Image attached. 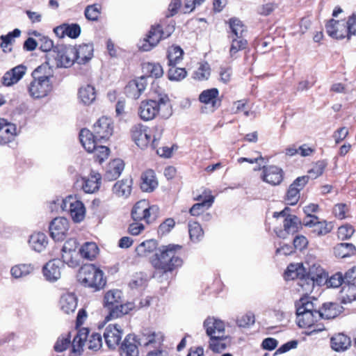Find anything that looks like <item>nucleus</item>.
I'll return each mask as SVG.
<instances>
[{"mask_svg": "<svg viewBox=\"0 0 356 356\" xmlns=\"http://www.w3.org/2000/svg\"><path fill=\"white\" fill-rule=\"evenodd\" d=\"M305 268L302 264H290L285 272L287 280H299L298 284L305 290H309L315 284L318 286L324 284L327 280V273L318 264L309 266L305 274Z\"/></svg>", "mask_w": 356, "mask_h": 356, "instance_id": "nucleus-1", "label": "nucleus"}, {"mask_svg": "<svg viewBox=\"0 0 356 356\" xmlns=\"http://www.w3.org/2000/svg\"><path fill=\"white\" fill-rule=\"evenodd\" d=\"M182 247L179 245L169 244L162 246L154 254L151 264L156 270L166 273L172 272L183 264L181 258Z\"/></svg>", "mask_w": 356, "mask_h": 356, "instance_id": "nucleus-2", "label": "nucleus"}, {"mask_svg": "<svg viewBox=\"0 0 356 356\" xmlns=\"http://www.w3.org/2000/svg\"><path fill=\"white\" fill-rule=\"evenodd\" d=\"M160 113L163 118L171 115L170 99L167 95L159 96L157 100L142 101L138 108L139 117L144 121L153 120Z\"/></svg>", "mask_w": 356, "mask_h": 356, "instance_id": "nucleus-3", "label": "nucleus"}, {"mask_svg": "<svg viewBox=\"0 0 356 356\" xmlns=\"http://www.w3.org/2000/svg\"><path fill=\"white\" fill-rule=\"evenodd\" d=\"M296 307L297 323L300 327H310L319 319L320 309H316L308 298H300Z\"/></svg>", "mask_w": 356, "mask_h": 356, "instance_id": "nucleus-4", "label": "nucleus"}, {"mask_svg": "<svg viewBox=\"0 0 356 356\" xmlns=\"http://www.w3.org/2000/svg\"><path fill=\"white\" fill-rule=\"evenodd\" d=\"M74 47L64 44H57L53 50L47 54L46 58L52 67H69L74 63Z\"/></svg>", "mask_w": 356, "mask_h": 356, "instance_id": "nucleus-5", "label": "nucleus"}, {"mask_svg": "<svg viewBox=\"0 0 356 356\" xmlns=\"http://www.w3.org/2000/svg\"><path fill=\"white\" fill-rule=\"evenodd\" d=\"M79 282L85 286L99 290L106 285V279L102 270L94 264L83 265L78 273Z\"/></svg>", "mask_w": 356, "mask_h": 356, "instance_id": "nucleus-6", "label": "nucleus"}, {"mask_svg": "<svg viewBox=\"0 0 356 356\" xmlns=\"http://www.w3.org/2000/svg\"><path fill=\"white\" fill-rule=\"evenodd\" d=\"M159 215V208L156 205H149L145 200L137 202L133 207L131 216L134 221L144 220L147 224L153 223Z\"/></svg>", "mask_w": 356, "mask_h": 356, "instance_id": "nucleus-7", "label": "nucleus"}, {"mask_svg": "<svg viewBox=\"0 0 356 356\" xmlns=\"http://www.w3.org/2000/svg\"><path fill=\"white\" fill-rule=\"evenodd\" d=\"M62 211H67L75 223L82 222L86 213V209L83 203L76 197L69 195L63 199L60 203Z\"/></svg>", "mask_w": 356, "mask_h": 356, "instance_id": "nucleus-8", "label": "nucleus"}, {"mask_svg": "<svg viewBox=\"0 0 356 356\" xmlns=\"http://www.w3.org/2000/svg\"><path fill=\"white\" fill-rule=\"evenodd\" d=\"M339 24V21L330 19L325 25L327 34L336 39H343L346 37L350 39L351 35H356V13H353L348 19L346 23V28H344L343 33H338L334 29V26Z\"/></svg>", "mask_w": 356, "mask_h": 356, "instance_id": "nucleus-9", "label": "nucleus"}, {"mask_svg": "<svg viewBox=\"0 0 356 356\" xmlns=\"http://www.w3.org/2000/svg\"><path fill=\"white\" fill-rule=\"evenodd\" d=\"M53 86L50 80L45 77L36 76L28 86L29 95L35 99L47 97L52 90Z\"/></svg>", "mask_w": 356, "mask_h": 356, "instance_id": "nucleus-10", "label": "nucleus"}, {"mask_svg": "<svg viewBox=\"0 0 356 356\" xmlns=\"http://www.w3.org/2000/svg\"><path fill=\"white\" fill-rule=\"evenodd\" d=\"M284 170L274 165H263L261 179L263 181L271 185L278 186L284 179Z\"/></svg>", "mask_w": 356, "mask_h": 356, "instance_id": "nucleus-11", "label": "nucleus"}, {"mask_svg": "<svg viewBox=\"0 0 356 356\" xmlns=\"http://www.w3.org/2000/svg\"><path fill=\"white\" fill-rule=\"evenodd\" d=\"M133 181L131 178L122 179L113 186V199L122 202L127 200L131 193Z\"/></svg>", "mask_w": 356, "mask_h": 356, "instance_id": "nucleus-12", "label": "nucleus"}, {"mask_svg": "<svg viewBox=\"0 0 356 356\" xmlns=\"http://www.w3.org/2000/svg\"><path fill=\"white\" fill-rule=\"evenodd\" d=\"M309 176H302L296 179L289 186L285 200L287 204L295 205L300 199V192L309 181Z\"/></svg>", "mask_w": 356, "mask_h": 356, "instance_id": "nucleus-13", "label": "nucleus"}, {"mask_svg": "<svg viewBox=\"0 0 356 356\" xmlns=\"http://www.w3.org/2000/svg\"><path fill=\"white\" fill-rule=\"evenodd\" d=\"M147 131V127L142 124H134L131 129V138L140 149L147 147L151 141L152 136Z\"/></svg>", "mask_w": 356, "mask_h": 356, "instance_id": "nucleus-14", "label": "nucleus"}, {"mask_svg": "<svg viewBox=\"0 0 356 356\" xmlns=\"http://www.w3.org/2000/svg\"><path fill=\"white\" fill-rule=\"evenodd\" d=\"M49 232L55 241H62L69 229V221L64 217L55 218L49 224Z\"/></svg>", "mask_w": 356, "mask_h": 356, "instance_id": "nucleus-15", "label": "nucleus"}, {"mask_svg": "<svg viewBox=\"0 0 356 356\" xmlns=\"http://www.w3.org/2000/svg\"><path fill=\"white\" fill-rule=\"evenodd\" d=\"M122 292L120 290H113V318L120 317L135 309L134 302L124 303L121 300Z\"/></svg>", "mask_w": 356, "mask_h": 356, "instance_id": "nucleus-16", "label": "nucleus"}, {"mask_svg": "<svg viewBox=\"0 0 356 356\" xmlns=\"http://www.w3.org/2000/svg\"><path fill=\"white\" fill-rule=\"evenodd\" d=\"M290 209L286 207L280 212H275L273 213L274 218H279L280 216L284 217L283 226L286 233L293 234L296 233L299 227L301 226V222L298 217L295 215L289 214L288 212Z\"/></svg>", "mask_w": 356, "mask_h": 356, "instance_id": "nucleus-17", "label": "nucleus"}, {"mask_svg": "<svg viewBox=\"0 0 356 356\" xmlns=\"http://www.w3.org/2000/svg\"><path fill=\"white\" fill-rule=\"evenodd\" d=\"M147 85L146 77L141 76L138 79L130 81L124 88V92L127 97L137 99L145 91Z\"/></svg>", "mask_w": 356, "mask_h": 356, "instance_id": "nucleus-18", "label": "nucleus"}, {"mask_svg": "<svg viewBox=\"0 0 356 356\" xmlns=\"http://www.w3.org/2000/svg\"><path fill=\"white\" fill-rule=\"evenodd\" d=\"M165 39L163 35V28L161 24L152 26L149 31L145 43L140 47L144 51H148L154 47L161 40Z\"/></svg>", "mask_w": 356, "mask_h": 356, "instance_id": "nucleus-19", "label": "nucleus"}, {"mask_svg": "<svg viewBox=\"0 0 356 356\" xmlns=\"http://www.w3.org/2000/svg\"><path fill=\"white\" fill-rule=\"evenodd\" d=\"M111 119L107 117H102L94 124L95 137L99 141L108 140L111 136Z\"/></svg>", "mask_w": 356, "mask_h": 356, "instance_id": "nucleus-20", "label": "nucleus"}, {"mask_svg": "<svg viewBox=\"0 0 356 356\" xmlns=\"http://www.w3.org/2000/svg\"><path fill=\"white\" fill-rule=\"evenodd\" d=\"M77 248V241L74 238H70L66 241L63 246V252L62 259L63 263L67 264L70 267L79 266V262L76 259H73L72 254L75 252Z\"/></svg>", "mask_w": 356, "mask_h": 356, "instance_id": "nucleus-21", "label": "nucleus"}, {"mask_svg": "<svg viewBox=\"0 0 356 356\" xmlns=\"http://www.w3.org/2000/svg\"><path fill=\"white\" fill-rule=\"evenodd\" d=\"M63 266L61 261L54 259L47 262L43 267V275L49 282H55L60 277V266Z\"/></svg>", "mask_w": 356, "mask_h": 356, "instance_id": "nucleus-22", "label": "nucleus"}, {"mask_svg": "<svg viewBox=\"0 0 356 356\" xmlns=\"http://www.w3.org/2000/svg\"><path fill=\"white\" fill-rule=\"evenodd\" d=\"M26 68L22 65H17L6 72L2 77V83L10 86L17 83L25 74Z\"/></svg>", "mask_w": 356, "mask_h": 356, "instance_id": "nucleus-23", "label": "nucleus"}, {"mask_svg": "<svg viewBox=\"0 0 356 356\" xmlns=\"http://www.w3.org/2000/svg\"><path fill=\"white\" fill-rule=\"evenodd\" d=\"M93 51L92 44H82L78 47H74V62L79 64H85L92 58Z\"/></svg>", "mask_w": 356, "mask_h": 356, "instance_id": "nucleus-24", "label": "nucleus"}, {"mask_svg": "<svg viewBox=\"0 0 356 356\" xmlns=\"http://www.w3.org/2000/svg\"><path fill=\"white\" fill-rule=\"evenodd\" d=\"M16 136V126L0 119V145L11 142Z\"/></svg>", "mask_w": 356, "mask_h": 356, "instance_id": "nucleus-25", "label": "nucleus"}, {"mask_svg": "<svg viewBox=\"0 0 356 356\" xmlns=\"http://www.w3.org/2000/svg\"><path fill=\"white\" fill-rule=\"evenodd\" d=\"M204 327L209 337L225 333V325L222 321L209 317L204 321Z\"/></svg>", "mask_w": 356, "mask_h": 356, "instance_id": "nucleus-26", "label": "nucleus"}, {"mask_svg": "<svg viewBox=\"0 0 356 356\" xmlns=\"http://www.w3.org/2000/svg\"><path fill=\"white\" fill-rule=\"evenodd\" d=\"M330 345L334 351L343 352L350 346L351 340L348 335L343 333H337L331 337Z\"/></svg>", "mask_w": 356, "mask_h": 356, "instance_id": "nucleus-27", "label": "nucleus"}, {"mask_svg": "<svg viewBox=\"0 0 356 356\" xmlns=\"http://www.w3.org/2000/svg\"><path fill=\"white\" fill-rule=\"evenodd\" d=\"M140 188L143 192H152L158 186L155 173L152 170H147L140 177Z\"/></svg>", "mask_w": 356, "mask_h": 356, "instance_id": "nucleus-28", "label": "nucleus"}, {"mask_svg": "<svg viewBox=\"0 0 356 356\" xmlns=\"http://www.w3.org/2000/svg\"><path fill=\"white\" fill-rule=\"evenodd\" d=\"M101 175L99 173L90 174L89 177L82 179V189L86 193H94L100 186Z\"/></svg>", "mask_w": 356, "mask_h": 356, "instance_id": "nucleus-29", "label": "nucleus"}, {"mask_svg": "<svg viewBox=\"0 0 356 356\" xmlns=\"http://www.w3.org/2000/svg\"><path fill=\"white\" fill-rule=\"evenodd\" d=\"M81 145L88 152H93L96 149L97 140L95 136L88 129H82L79 134Z\"/></svg>", "mask_w": 356, "mask_h": 356, "instance_id": "nucleus-30", "label": "nucleus"}, {"mask_svg": "<svg viewBox=\"0 0 356 356\" xmlns=\"http://www.w3.org/2000/svg\"><path fill=\"white\" fill-rule=\"evenodd\" d=\"M343 307L337 302H326L320 309L319 318L332 319L337 317L342 311Z\"/></svg>", "mask_w": 356, "mask_h": 356, "instance_id": "nucleus-31", "label": "nucleus"}, {"mask_svg": "<svg viewBox=\"0 0 356 356\" xmlns=\"http://www.w3.org/2000/svg\"><path fill=\"white\" fill-rule=\"evenodd\" d=\"M60 307L65 314L74 312L77 307V298L73 293H64L60 299Z\"/></svg>", "mask_w": 356, "mask_h": 356, "instance_id": "nucleus-32", "label": "nucleus"}, {"mask_svg": "<svg viewBox=\"0 0 356 356\" xmlns=\"http://www.w3.org/2000/svg\"><path fill=\"white\" fill-rule=\"evenodd\" d=\"M89 330L87 328H81L76 332L72 342V353L80 355L83 351V347L88 335Z\"/></svg>", "mask_w": 356, "mask_h": 356, "instance_id": "nucleus-33", "label": "nucleus"}, {"mask_svg": "<svg viewBox=\"0 0 356 356\" xmlns=\"http://www.w3.org/2000/svg\"><path fill=\"white\" fill-rule=\"evenodd\" d=\"M219 91L217 88H213L203 90L200 96V102L205 104H211L213 108H217L220 105V100L218 99Z\"/></svg>", "mask_w": 356, "mask_h": 356, "instance_id": "nucleus-34", "label": "nucleus"}, {"mask_svg": "<svg viewBox=\"0 0 356 356\" xmlns=\"http://www.w3.org/2000/svg\"><path fill=\"white\" fill-rule=\"evenodd\" d=\"M78 98L84 105H90L96 99L95 88L91 85H86L79 88Z\"/></svg>", "mask_w": 356, "mask_h": 356, "instance_id": "nucleus-35", "label": "nucleus"}, {"mask_svg": "<svg viewBox=\"0 0 356 356\" xmlns=\"http://www.w3.org/2000/svg\"><path fill=\"white\" fill-rule=\"evenodd\" d=\"M31 248L38 252H42L48 244L47 236L44 233L33 234L29 240Z\"/></svg>", "mask_w": 356, "mask_h": 356, "instance_id": "nucleus-36", "label": "nucleus"}, {"mask_svg": "<svg viewBox=\"0 0 356 356\" xmlns=\"http://www.w3.org/2000/svg\"><path fill=\"white\" fill-rule=\"evenodd\" d=\"M133 337L127 335L122 342L120 348V354L121 356H138V350L136 341L131 342Z\"/></svg>", "mask_w": 356, "mask_h": 356, "instance_id": "nucleus-37", "label": "nucleus"}, {"mask_svg": "<svg viewBox=\"0 0 356 356\" xmlns=\"http://www.w3.org/2000/svg\"><path fill=\"white\" fill-rule=\"evenodd\" d=\"M79 252L82 258L92 261L97 256L99 248L94 242H86L81 245Z\"/></svg>", "mask_w": 356, "mask_h": 356, "instance_id": "nucleus-38", "label": "nucleus"}, {"mask_svg": "<svg viewBox=\"0 0 356 356\" xmlns=\"http://www.w3.org/2000/svg\"><path fill=\"white\" fill-rule=\"evenodd\" d=\"M334 254L339 258L350 257L356 254V248L353 243H341L334 248Z\"/></svg>", "mask_w": 356, "mask_h": 356, "instance_id": "nucleus-39", "label": "nucleus"}, {"mask_svg": "<svg viewBox=\"0 0 356 356\" xmlns=\"http://www.w3.org/2000/svg\"><path fill=\"white\" fill-rule=\"evenodd\" d=\"M157 242L156 240L149 239L142 242L136 248V253L138 256L144 257H147L157 249Z\"/></svg>", "mask_w": 356, "mask_h": 356, "instance_id": "nucleus-40", "label": "nucleus"}, {"mask_svg": "<svg viewBox=\"0 0 356 356\" xmlns=\"http://www.w3.org/2000/svg\"><path fill=\"white\" fill-rule=\"evenodd\" d=\"M156 333L150 329L145 328L141 332V335L133 337L132 341L137 342L139 346H147L155 342Z\"/></svg>", "mask_w": 356, "mask_h": 356, "instance_id": "nucleus-41", "label": "nucleus"}, {"mask_svg": "<svg viewBox=\"0 0 356 356\" xmlns=\"http://www.w3.org/2000/svg\"><path fill=\"white\" fill-rule=\"evenodd\" d=\"M147 284L146 275L140 272L134 275L129 282V287L131 290L142 291Z\"/></svg>", "mask_w": 356, "mask_h": 356, "instance_id": "nucleus-42", "label": "nucleus"}, {"mask_svg": "<svg viewBox=\"0 0 356 356\" xmlns=\"http://www.w3.org/2000/svg\"><path fill=\"white\" fill-rule=\"evenodd\" d=\"M143 71L149 77L158 79L163 76L162 66L157 63H147L143 65Z\"/></svg>", "mask_w": 356, "mask_h": 356, "instance_id": "nucleus-43", "label": "nucleus"}, {"mask_svg": "<svg viewBox=\"0 0 356 356\" xmlns=\"http://www.w3.org/2000/svg\"><path fill=\"white\" fill-rule=\"evenodd\" d=\"M341 296L343 301L346 302H351L356 300V284L355 283H345L341 289Z\"/></svg>", "mask_w": 356, "mask_h": 356, "instance_id": "nucleus-44", "label": "nucleus"}, {"mask_svg": "<svg viewBox=\"0 0 356 356\" xmlns=\"http://www.w3.org/2000/svg\"><path fill=\"white\" fill-rule=\"evenodd\" d=\"M213 202L214 197L210 195L208 197H207L204 200H203L202 202L195 204L190 209L189 212L192 216H197L200 215L202 213H203L204 209H207L209 207H211Z\"/></svg>", "mask_w": 356, "mask_h": 356, "instance_id": "nucleus-45", "label": "nucleus"}, {"mask_svg": "<svg viewBox=\"0 0 356 356\" xmlns=\"http://www.w3.org/2000/svg\"><path fill=\"white\" fill-rule=\"evenodd\" d=\"M188 232L191 240L195 243L199 242L204 236L201 225L195 221L188 222Z\"/></svg>", "mask_w": 356, "mask_h": 356, "instance_id": "nucleus-46", "label": "nucleus"}, {"mask_svg": "<svg viewBox=\"0 0 356 356\" xmlns=\"http://www.w3.org/2000/svg\"><path fill=\"white\" fill-rule=\"evenodd\" d=\"M232 34L234 38H243V33L246 31L242 22L237 18H231L229 21Z\"/></svg>", "mask_w": 356, "mask_h": 356, "instance_id": "nucleus-47", "label": "nucleus"}, {"mask_svg": "<svg viewBox=\"0 0 356 356\" xmlns=\"http://www.w3.org/2000/svg\"><path fill=\"white\" fill-rule=\"evenodd\" d=\"M229 38L232 40L229 54L232 58H236L237 52L246 48L248 42L243 38H238L234 36H229Z\"/></svg>", "mask_w": 356, "mask_h": 356, "instance_id": "nucleus-48", "label": "nucleus"}, {"mask_svg": "<svg viewBox=\"0 0 356 356\" xmlns=\"http://www.w3.org/2000/svg\"><path fill=\"white\" fill-rule=\"evenodd\" d=\"M183 54V50L178 46L172 47L169 49L167 56L168 65H176L178 64L182 60Z\"/></svg>", "mask_w": 356, "mask_h": 356, "instance_id": "nucleus-49", "label": "nucleus"}, {"mask_svg": "<svg viewBox=\"0 0 356 356\" xmlns=\"http://www.w3.org/2000/svg\"><path fill=\"white\" fill-rule=\"evenodd\" d=\"M51 63H48V60H47L44 64L38 66L33 70L32 72L33 78H35L38 76H42V78L45 77L47 79L50 80L53 76L52 70L51 69Z\"/></svg>", "mask_w": 356, "mask_h": 356, "instance_id": "nucleus-50", "label": "nucleus"}, {"mask_svg": "<svg viewBox=\"0 0 356 356\" xmlns=\"http://www.w3.org/2000/svg\"><path fill=\"white\" fill-rule=\"evenodd\" d=\"M186 71L184 68L177 67L176 65H170L168 76L170 81H181L186 76Z\"/></svg>", "mask_w": 356, "mask_h": 356, "instance_id": "nucleus-51", "label": "nucleus"}, {"mask_svg": "<svg viewBox=\"0 0 356 356\" xmlns=\"http://www.w3.org/2000/svg\"><path fill=\"white\" fill-rule=\"evenodd\" d=\"M115 118L119 122H126L127 112L126 111V100L124 98L118 99L115 104Z\"/></svg>", "mask_w": 356, "mask_h": 356, "instance_id": "nucleus-52", "label": "nucleus"}, {"mask_svg": "<svg viewBox=\"0 0 356 356\" xmlns=\"http://www.w3.org/2000/svg\"><path fill=\"white\" fill-rule=\"evenodd\" d=\"M101 6L98 3L86 6L84 15L86 18L90 21H97L100 15Z\"/></svg>", "mask_w": 356, "mask_h": 356, "instance_id": "nucleus-53", "label": "nucleus"}, {"mask_svg": "<svg viewBox=\"0 0 356 356\" xmlns=\"http://www.w3.org/2000/svg\"><path fill=\"white\" fill-rule=\"evenodd\" d=\"M111 298V291H108L104 298V307L107 311V314L105 317L104 321L99 324V328L102 329L104 327L106 323L111 319V301H110Z\"/></svg>", "mask_w": 356, "mask_h": 356, "instance_id": "nucleus-54", "label": "nucleus"}, {"mask_svg": "<svg viewBox=\"0 0 356 356\" xmlns=\"http://www.w3.org/2000/svg\"><path fill=\"white\" fill-rule=\"evenodd\" d=\"M32 270L33 267L31 265L21 264L13 266L10 273L14 277L19 278L29 274Z\"/></svg>", "mask_w": 356, "mask_h": 356, "instance_id": "nucleus-55", "label": "nucleus"}, {"mask_svg": "<svg viewBox=\"0 0 356 356\" xmlns=\"http://www.w3.org/2000/svg\"><path fill=\"white\" fill-rule=\"evenodd\" d=\"M324 284H326L327 287L337 288L340 286H343L345 284L344 276L341 273L338 272L332 275L330 278L327 277V280Z\"/></svg>", "mask_w": 356, "mask_h": 356, "instance_id": "nucleus-56", "label": "nucleus"}, {"mask_svg": "<svg viewBox=\"0 0 356 356\" xmlns=\"http://www.w3.org/2000/svg\"><path fill=\"white\" fill-rule=\"evenodd\" d=\"M224 334L210 337L209 347L216 353H219L225 348V345L222 343Z\"/></svg>", "mask_w": 356, "mask_h": 356, "instance_id": "nucleus-57", "label": "nucleus"}, {"mask_svg": "<svg viewBox=\"0 0 356 356\" xmlns=\"http://www.w3.org/2000/svg\"><path fill=\"white\" fill-rule=\"evenodd\" d=\"M327 163L324 161H317L312 169L308 171L309 176L312 179H316L321 176L325 168Z\"/></svg>", "mask_w": 356, "mask_h": 356, "instance_id": "nucleus-58", "label": "nucleus"}, {"mask_svg": "<svg viewBox=\"0 0 356 356\" xmlns=\"http://www.w3.org/2000/svg\"><path fill=\"white\" fill-rule=\"evenodd\" d=\"M39 48L42 51L49 53L53 50L56 45L54 44L53 41L47 36H40L38 39Z\"/></svg>", "mask_w": 356, "mask_h": 356, "instance_id": "nucleus-59", "label": "nucleus"}, {"mask_svg": "<svg viewBox=\"0 0 356 356\" xmlns=\"http://www.w3.org/2000/svg\"><path fill=\"white\" fill-rule=\"evenodd\" d=\"M163 127L162 125H156L153 127L152 129V134L151 135L152 136V140L151 143V147L152 149H156L158 147L159 141L161 140L163 132Z\"/></svg>", "mask_w": 356, "mask_h": 356, "instance_id": "nucleus-60", "label": "nucleus"}, {"mask_svg": "<svg viewBox=\"0 0 356 356\" xmlns=\"http://www.w3.org/2000/svg\"><path fill=\"white\" fill-rule=\"evenodd\" d=\"M355 232L353 226L349 225H342L338 229V237L342 240H347L350 238Z\"/></svg>", "mask_w": 356, "mask_h": 356, "instance_id": "nucleus-61", "label": "nucleus"}, {"mask_svg": "<svg viewBox=\"0 0 356 356\" xmlns=\"http://www.w3.org/2000/svg\"><path fill=\"white\" fill-rule=\"evenodd\" d=\"M331 231L326 221H318L313 227V232L317 236L325 235Z\"/></svg>", "mask_w": 356, "mask_h": 356, "instance_id": "nucleus-62", "label": "nucleus"}, {"mask_svg": "<svg viewBox=\"0 0 356 356\" xmlns=\"http://www.w3.org/2000/svg\"><path fill=\"white\" fill-rule=\"evenodd\" d=\"M102 346V339L99 334L93 333L88 340V348L93 350H99Z\"/></svg>", "mask_w": 356, "mask_h": 356, "instance_id": "nucleus-63", "label": "nucleus"}, {"mask_svg": "<svg viewBox=\"0 0 356 356\" xmlns=\"http://www.w3.org/2000/svg\"><path fill=\"white\" fill-rule=\"evenodd\" d=\"M254 321V315L251 312H248L237 319V325L239 327H245L253 325Z\"/></svg>", "mask_w": 356, "mask_h": 356, "instance_id": "nucleus-64", "label": "nucleus"}]
</instances>
